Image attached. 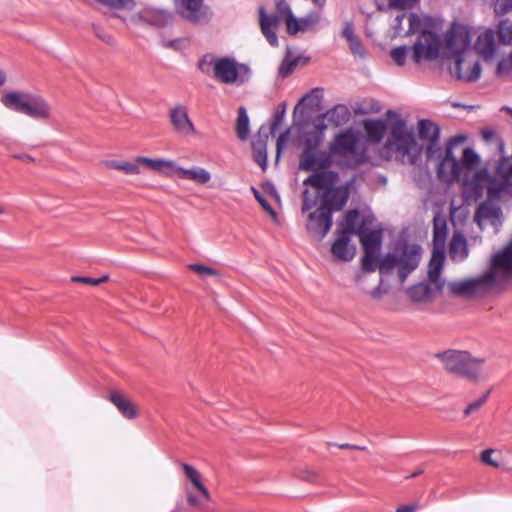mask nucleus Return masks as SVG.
<instances>
[{"mask_svg":"<svg viewBox=\"0 0 512 512\" xmlns=\"http://www.w3.org/2000/svg\"><path fill=\"white\" fill-rule=\"evenodd\" d=\"M109 400L123 413L124 416L128 415V401L122 394L117 391H111Z\"/></svg>","mask_w":512,"mask_h":512,"instance_id":"43","label":"nucleus"},{"mask_svg":"<svg viewBox=\"0 0 512 512\" xmlns=\"http://www.w3.org/2000/svg\"><path fill=\"white\" fill-rule=\"evenodd\" d=\"M496 14H505L512 9V0H493Z\"/></svg>","mask_w":512,"mask_h":512,"instance_id":"52","label":"nucleus"},{"mask_svg":"<svg viewBox=\"0 0 512 512\" xmlns=\"http://www.w3.org/2000/svg\"><path fill=\"white\" fill-rule=\"evenodd\" d=\"M474 50L485 61L494 56L496 52V41L494 32L491 29H486L479 33L474 44Z\"/></svg>","mask_w":512,"mask_h":512,"instance_id":"24","label":"nucleus"},{"mask_svg":"<svg viewBox=\"0 0 512 512\" xmlns=\"http://www.w3.org/2000/svg\"><path fill=\"white\" fill-rule=\"evenodd\" d=\"M485 274L494 288L512 280V239L500 250L491 255Z\"/></svg>","mask_w":512,"mask_h":512,"instance_id":"11","label":"nucleus"},{"mask_svg":"<svg viewBox=\"0 0 512 512\" xmlns=\"http://www.w3.org/2000/svg\"><path fill=\"white\" fill-rule=\"evenodd\" d=\"M141 412L137 405L130 402V419L140 416Z\"/></svg>","mask_w":512,"mask_h":512,"instance_id":"62","label":"nucleus"},{"mask_svg":"<svg viewBox=\"0 0 512 512\" xmlns=\"http://www.w3.org/2000/svg\"><path fill=\"white\" fill-rule=\"evenodd\" d=\"M236 133L241 140H245L249 134V118L244 107L238 110Z\"/></svg>","mask_w":512,"mask_h":512,"instance_id":"37","label":"nucleus"},{"mask_svg":"<svg viewBox=\"0 0 512 512\" xmlns=\"http://www.w3.org/2000/svg\"><path fill=\"white\" fill-rule=\"evenodd\" d=\"M421 259V247L414 244H404L397 247L392 253L385 255L379 262L378 270L381 274H391L394 269L401 283L414 271Z\"/></svg>","mask_w":512,"mask_h":512,"instance_id":"9","label":"nucleus"},{"mask_svg":"<svg viewBox=\"0 0 512 512\" xmlns=\"http://www.w3.org/2000/svg\"><path fill=\"white\" fill-rule=\"evenodd\" d=\"M447 237L446 220L440 216L433 219V244L434 249L443 250Z\"/></svg>","mask_w":512,"mask_h":512,"instance_id":"33","label":"nucleus"},{"mask_svg":"<svg viewBox=\"0 0 512 512\" xmlns=\"http://www.w3.org/2000/svg\"><path fill=\"white\" fill-rule=\"evenodd\" d=\"M0 101L7 109L37 121H48L53 115L51 104L40 94L26 91H6L2 94Z\"/></svg>","mask_w":512,"mask_h":512,"instance_id":"6","label":"nucleus"},{"mask_svg":"<svg viewBox=\"0 0 512 512\" xmlns=\"http://www.w3.org/2000/svg\"><path fill=\"white\" fill-rule=\"evenodd\" d=\"M387 158H395L402 163L415 164L420 155L418 146L412 132L408 131L404 121L399 120L391 127L390 135L384 145Z\"/></svg>","mask_w":512,"mask_h":512,"instance_id":"7","label":"nucleus"},{"mask_svg":"<svg viewBox=\"0 0 512 512\" xmlns=\"http://www.w3.org/2000/svg\"><path fill=\"white\" fill-rule=\"evenodd\" d=\"M421 504L419 502H413L407 505L399 506L395 512H416L421 508Z\"/></svg>","mask_w":512,"mask_h":512,"instance_id":"57","label":"nucleus"},{"mask_svg":"<svg viewBox=\"0 0 512 512\" xmlns=\"http://www.w3.org/2000/svg\"><path fill=\"white\" fill-rule=\"evenodd\" d=\"M498 37L502 44L512 45V20L505 19L499 23Z\"/></svg>","mask_w":512,"mask_h":512,"instance_id":"39","label":"nucleus"},{"mask_svg":"<svg viewBox=\"0 0 512 512\" xmlns=\"http://www.w3.org/2000/svg\"><path fill=\"white\" fill-rule=\"evenodd\" d=\"M311 1H312V3H313L315 6H317V7H319V8H323V7H324V5H325V3H326V0H311Z\"/></svg>","mask_w":512,"mask_h":512,"instance_id":"63","label":"nucleus"},{"mask_svg":"<svg viewBox=\"0 0 512 512\" xmlns=\"http://www.w3.org/2000/svg\"><path fill=\"white\" fill-rule=\"evenodd\" d=\"M320 21V16L317 13H310L306 17L300 18V31H306L313 28Z\"/></svg>","mask_w":512,"mask_h":512,"instance_id":"48","label":"nucleus"},{"mask_svg":"<svg viewBox=\"0 0 512 512\" xmlns=\"http://www.w3.org/2000/svg\"><path fill=\"white\" fill-rule=\"evenodd\" d=\"M418 133L421 139H425L434 143L439 137L438 126L430 120H420L418 123Z\"/></svg>","mask_w":512,"mask_h":512,"instance_id":"35","label":"nucleus"},{"mask_svg":"<svg viewBox=\"0 0 512 512\" xmlns=\"http://www.w3.org/2000/svg\"><path fill=\"white\" fill-rule=\"evenodd\" d=\"M182 469L184 471L185 476L190 480L193 486L199 492V495H194L191 492L187 493V502L189 505L194 507L202 508L206 503L211 500L210 493L208 489L202 483L201 474L191 465L182 464Z\"/></svg>","mask_w":512,"mask_h":512,"instance_id":"16","label":"nucleus"},{"mask_svg":"<svg viewBox=\"0 0 512 512\" xmlns=\"http://www.w3.org/2000/svg\"><path fill=\"white\" fill-rule=\"evenodd\" d=\"M442 292L443 291H438L436 286L429 281L412 285L407 289L409 299L416 304H430L435 300L436 296Z\"/></svg>","mask_w":512,"mask_h":512,"instance_id":"20","label":"nucleus"},{"mask_svg":"<svg viewBox=\"0 0 512 512\" xmlns=\"http://www.w3.org/2000/svg\"><path fill=\"white\" fill-rule=\"evenodd\" d=\"M417 0H389V6L398 9H407L413 6Z\"/></svg>","mask_w":512,"mask_h":512,"instance_id":"54","label":"nucleus"},{"mask_svg":"<svg viewBox=\"0 0 512 512\" xmlns=\"http://www.w3.org/2000/svg\"><path fill=\"white\" fill-rule=\"evenodd\" d=\"M464 140V136H456L447 144L445 156L437 169V175L441 181L446 183L461 182L463 185L462 166L460 162L457 161V159L453 156L452 148L454 145L461 143Z\"/></svg>","mask_w":512,"mask_h":512,"instance_id":"14","label":"nucleus"},{"mask_svg":"<svg viewBox=\"0 0 512 512\" xmlns=\"http://www.w3.org/2000/svg\"><path fill=\"white\" fill-rule=\"evenodd\" d=\"M251 191L253 192L256 200L259 202L261 207L267 213H269L273 218H275L276 213H275L274 209L272 208V206L268 203V201L260 194V192L255 187H251Z\"/></svg>","mask_w":512,"mask_h":512,"instance_id":"51","label":"nucleus"},{"mask_svg":"<svg viewBox=\"0 0 512 512\" xmlns=\"http://www.w3.org/2000/svg\"><path fill=\"white\" fill-rule=\"evenodd\" d=\"M370 224L371 221L368 218H361L356 235H358L364 251L378 253L381 246L382 234L379 230H370Z\"/></svg>","mask_w":512,"mask_h":512,"instance_id":"19","label":"nucleus"},{"mask_svg":"<svg viewBox=\"0 0 512 512\" xmlns=\"http://www.w3.org/2000/svg\"><path fill=\"white\" fill-rule=\"evenodd\" d=\"M188 268L200 276H218L219 272L206 265L202 264H190Z\"/></svg>","mask_w":512,"mask_h":512,"instance_id":"49","label":"nucleus"},{"mask_svg":"<svg viewBox=\"0 0 512 512\" xmlns=\"http://www.w3.org/2000/svg\"><path fill=\"white\" fill-rule=\"evenodd\" d=\"M469 254L465 237L461 233H454L449 246V256L454 262L464 261Z\"/></svg>","mask_w":512,"mask_h":512,"instance_id":"27","label":"nucleus"},{"mask_svg":"<svg viewBox=\"0 0 512 512\" xmlns=\"http://www.w3.org/2000/svg\"><path fill=\"white\" fill-rule=\"evenodd\" d=\"M92 31L95 36L108 45H115L116 41L111 34L97 24H92Z\"/></svg>","mask_w":512,"mask_h":512,"instance_id":"47","label":"nucleus"},{"mask_svg":"<svg viewBox=\"0 0 512 512\" xmlns=\"http://www.w3.org/2000/svg\"><path fill=\"white\" fill-rule=\"evenodd\" d=\"M219 58L215 57L213 54H205L198 63V68L204 73V74H211V72L214 73L215 66Z\"/></svg>","mask_w":512,"mask_h":512,"instance_id":"41","label":"nucleus"},{"mask_svg":"<svg viewBox=\"0 0 512 512\" xmlns=\"http://www.w3.org/2000/svg\"><path fill=\"white\" fill-rule=\"evenodd\" d=\"M445 289L450 296L473 299L486 296L495 288L484 272L477 277L449 281Z\"/></svg>","mask_w":512,"mask_h":512,"instance_id":"12","label":"nucleus"},{"mask_svg":"<svg viewBox=\"0 0 512 512\" xmlns=\"http://www.w3.org/2000/svg\"><path fill=\"white\" fill-rule=\"evenodd\" d=\"M325 126L306 132L303 135V150L299 157V169L312 171L314 169H325L330 165L329 156L319 150L324 140Z\"/></svg>","mask_w":512,"mask_h":512,"instance_id":"10","label":"nucleus"},{"mask_svg":"<svg viewBox=\"0 0 512 512\" xmlns=\"http://www.w3.org/2000/svg\"><path fill=\"white\" fill-rule=\"evenodd\" d=\"M301 478L309 482H314L317 479V473L312 470H306L302 473Z\"/></svg>","mask_w":512,"mask_h":512,"instance_id":"61","label":"nucleus"},{"mask_svg":"<svg viewBox=\"0 0 512 512\" xmlns=\"http://www.w3.org/2000/svg\"><path fill=\"white\" fill-rule=\"evenodd\" d=\"M99 166L110 169V170H119L123 171L124 173H128V161L126 160H118L114 158H104L100 160Z\"/></svg>","mask_w":512,"mask_h":512,"instance_id":"40","label":"nucleus"},{"mask_svg":"<svg viewBox=\"0 0 512 512\" xmlns=\"http://www.w3.org/2000/svg\"><path fill=\"white\" fill-rule=\"evenodd\" d=\"M351 117L349 108L344 104L335 105L324 114L329 123L338 127L346 124Z\"/></svg>","mask_w":512,"mask_h":512,"instance_id":"31","label":"nucleus"},{"mask_svg":"<svg viewBox=\"0 0 512 512\" xmlns=\"http://www.w3.org/2000/svg\"><path fill=\"white\" fill-rule=\"evenodd\" d=\"M364 130L369 141L379 143L386 132V124L381 119H369L364 121Z\"/></svg>","mask_w":512,"mask_h":512,"instance_id":"32","label":"nucleus"},{"mask_svg":"<svg viewBox=\"0 0 512 512\" xmlns=\"http://www.w3.org/2000/svg\"><path fill=\"white\" fill-rule=\"evenodd\" d=\"M214 77L225 84H232L237 81V63L230 58H219L214 71Z\"/></svg>","mask_w":512,"mask_h":512,"instance_id":"23","label":"nucleus"},{"mask_svg":"<svg viewBox=\"0 0 512 512\" xmlns=\"http://www.w3.org/2000/svg\"><path fill=\"white\" fill-rule=\"evenodd\" d=\"M253 148L256 151L255 161L259 164L263 169L266 167L267 163V155L265 145L262 143H254Z\"/></svg>","mask_w":512,"mask_h":512,"instance_id":"50","label":"nucleus"},{"mask_svg":"<svg viewBox=\"0 0 512 512\" xmlns=\"http://www.w3.org/2000/svg\"><path fill=\"white\" fill-rule=\"evenodd\" d=\"M495 75L505 81L512 80V52L497 64Z\"/></svg>","mask_w":512,"mask_h":512,"instance_id":"36","label":"nucleus"},{"mask_svg":"<svg viewBox=\"0 0 512 512\" xmlns=\"http://www.w3.org/2000/svg\"><path fill=\"white\" fill-rule=\"evenodd\" d=\"M378 260V253L364 251L362 257V269L366 272H374L376 269V262Z\"/></svg>","mask_w":512,"mask_h":512,"instance_id":"44","label":"nucleus"},{"mask_svg":"<svg viewBox=\"0 0 512 512\" xmlns=\"http://www.w3.org/2000/svg\"><path fill=\"white\" fill-rule=\"evenodd\" d=\"M289 131H285L284 133H281L277 139V155L280 154L281 149L283 148L285 142L288 139Z\"/></svg>","mask_w":512,"mask_h":512,"instance_id":"59","label":"nucleus"},{"mask_svg":"<svg viewBox=\"0 0 512 512\" xmlns=\"http://www.w3.org/2000/svg\"><path fill=\"white\" fill-rule=\"evenodd\" d=\"M350 236L342 235L338 233L337 239L334 241L331 247L332 255L341 261H350L355 255L354 246L349 245Z\"/></svg>","mask_w":512,"mask_h":512,"instance_id":"26","label":"nucleus"},{"mask_svg":"<svg viewBox=\"0 0 512 512\" xmlns=\"http://www.w3.org/2000/svg\"><path fill=\"white\" fill-rule=\"evenodd\" d=\"M7 80L6 73L0 70V86L4 85Z\"/></svg>","mask_w":512,"mask_h":512,"instance_id":"64","label":"nucleus"},{"mask_svg":"<svg viewBox=\"0 0 512 512\" xmlns=\"http://www.w3.org/2000/svg\"><path fill=\"white\" fill-rule=\"evenodd\" d=\"M328 199L324 202H318V208L310 212L307 217L306 228L312 236L323 239L330 231L333 221L332 214L340 211L342 208H335L336 204L328 203Z\"/></svg>","mask_w":512,"mask_h":512,"instance_id":"13","label":"nucleus"},{"mask_svg":"<svg viewBox=\"0 0 512 512\" xmlns=\"http://www.w3.org/2000/svg\"><path fill=\"white\" fill-rule=\"evenodd\" d=\"M176 12L185 20L194 23H204L211 19V11L203 0H175Z\"/></svg>","mask_w":512,"mask_h":512,"instance_id":"15","label":"nucleus"},{"mask_svg":"<svg viewBox=\"0 0 512 512\" xmlns=\"http://www.w3.org/2000/svg\"><path fill=\"white\" fill-rule=\"evenodd\" d=\"M348 43L353 55L359 56L360 58H364L365 50L358 38H355L349 41Z\"/></svg>","mask_w":512,"mask_h":512,"instance_id":"53","label":"nucleus"},{"mask_svg":"<svg viewBox=\"0 0 512 512\" xmlns=\"http://www.w3.org/2000/svg\"><path fill=\"white\" fill-rule=\"evenodd\" d=\"M357 138L350 130L339 133L330 144V152L334 155L345 156L356 150Z\"/></svg>","mask_w":512,"mask_h":512,"instance_id":"22","label":"nucleus"},{"mask_svg":"<svg viewBox=\"0 0 512 512\" xmlns=\"http://www.w3.org/2000/svg\"><path fill=\"white\" fill-rule=\"evenodd\" d=\"M480 162L479 156L472 148H465L462 153L461 166L463 172V186L475 196L483 193L484 187L490 197L507 193L512 196V157L502 158L494 176H490L486 169L474 171Z\"/></svg>","mask_w":512,"mask_h":512,"instance_id":"1","label":"nucleus"},{"mask_svg":"<svg viewBox=\"0 0 512 512\" xmlns=\"http://www.w3.org/2000/svg\"><path fill=\"white\" fill-rule=\"evenodd\" d=\"M99 10L109 17L120 18L125 21V17L119 14L125 10L128 0H93Z\"/></svg>","mask_w":512,"mask_h":512,"instance_id":"30","label":"nucleus"},{"mask_svg":"<svg viewBox=\"0 0 512 512\" xmlns=\"http://www.w3.org/2000/svg\"><path fill=\"white\" fill-rule=\"evenodd\" d=\"M143 165L150 170L164 173L166 169L175 168V163L164 159H151L147 157H138L133 163H130V174L140 173V166Z\"/></svg>","mask_w":512,"mask_h":512,"instance_id":"25","label":"nucleus"},{"mask_svg":"<svg viewBox=\"0 0 512 512\" xmlns=\"http://www.w3.org/2000/svg\"><path fill=\"white\" fill-rule=\"evenodd\" d=\"M408 33L420 32L412 48L399 46L391 50L390 57L398 65L403 66L410 51H412V60L420 63L421 60L431 61L438 57L441 41L438 34L431 28H422V20L416 14H410L408 17Z\"/></svg>","mask_w":512,"mask_h":512,"instance_id":"4","label":"nucleus"},{"mask_svg":"<svg viewBox=\"0 0 512 512\" xmlns=\"http://www.w3.org/2000/svg\"><path fill=\"white\" fill-rule=\"evenodd\" d=\"M140 18L151 25L165 26L172 21V14L162 9L146 8L141 12Z\"/></svg>","mask_w":512,"mask_h":512,"instance_id":"29","label":"nucleus"},{"mask_svg":"<svg viewBox=\"0 0 512 512\" xmlns=\"http://www.w3.org/2000/svg\"><path fill=\"white\" fill-rule=\"evenodd\" d=\"M501 452L494 449L483 450L480 454L481 461L491 467L500 468L502 467Z\"/></svg>","mask_w":512,"mask_h":512,"instance_id":"38","label":"nucleus"},{"mask_svg":"<svg viewBox=\"0 0 512 512\" xmlns=\"http://www.w3.org/2000/svg\"><path fill=\"white\" fill-rule=\"evenodd\" d=\"M360 218V213L358 210H349L344 214L343 221L340 223L339 234L351 236L352 234H356L357 228L360 225L358 224V220Z\"/></svg>","mask_w":512,"mask_h":512,"instance_id":"34","label":"nucleus"},{"mask_svg":"<svg viewBox=\"0 0 512 512\" xmlns=\"http://www.w3.org/2000/svg\"><path fill=\"white\" fill-rule=\"evenodd\" d=\"M283 118H284V110L282 111H278L275 113L274 117H273V121L271 123V134H275V131L276 129L278 128V126L282 123L283 121Z\"/></svg>","mask_w":512,"mask_h":512,"instance_id":"55","label":"nucleus"},{"mask_svg":"<svg viewBox=\"0 0 512 512\" xmlns=\"http://www.w3.org/2000/svg\"><path fill=\"white\" fill-rule=\"evenodd\" d=\"M445 261L444 250L433 249L431 259L428 264V281L436 286L438 291H444L446 282L441 279Z\"/></svg>","mask_w":512,"mask_h":512,"instance_id":"21","label":"nucleus"},{"mask_svg":"<svg viewBox=\"0 0 512 512\" xmlns=\"http://www.w3.org/2000/svg\"><path fill=\"white\" fill-rule=\"evenodd\" d=\"M71 281L75 282V283H82V284L91 285V286H98L102 283L107 282L108 276L105 275L100 278H93V277H86V276H73L71 278Z\"/></svg>","mask_w":512,"mask_h":512,"instance_id":"46","label":"nucleus"},{"mask_svg":"<svg viewBox=\"0 0 512 512\" xmlns=\"http://www.w3.org/2000/svg\"><path fill=\"white\" fill-rule=\"evenodd\" d=\"M500 193L498 197L501 195ZM508 195L507 193H505ZM489 199L479 205L475 212L474 220L482 228L483 224L488 223L495 228L496 231L502 225L503 214L501 207L491 200L492 197L488 195ZM494 198H497L495 196Z\"/></svg>","mask_w":512,"mask_h":512,"instance_id":"17","label":"nucleus"},{"mask_svg":"<svg viewBox=\"0 0 512 512\" xmlns=\"http://www.w3.org/2000/svg\"><path fill=\"white\" fill-rule=\"evenodd\" d=\"M186 44H187V41L182 38H178V39H175L172 41H163V46H165L166 48H172L175 50L180 49L183 45H186Z\"/></svg>","mask_w":512,"mask_h":512,"instance_id":"56","label":"nucleus"},{"mask_svg":"<svg viewBox=\"0 0 512 512\" xmlns=\"http://www.w3.org/2000/svg\"><path fill=\"white\" fill-rule=\"evenodd\" d=\"M298 62V58L286 57L279 67V75L282 76L283 78L288 77L294 71V69L298 65Z\"/></svg>","mask_w":512,"mask_h":512,"instance_id":"45","label":"nucleus"},{"mask_svg":"<svg viewBox=\"0 0 512 512\" xmlns=\"http://www.w3.org/2000/svg\"><path fill=\"white\" fill-rule=\"evenodd\" d=\"M470 33L466 26L453 24L445 37L447 56L455 60L451 74L464 82H475L481 75V66L470 47Z\"/></svg>","mask_w":512,"mask_h":512,"instance_id":"2","label":"nucleus"},{"mask_svg":"<svg viewBox=\"0 0 512 512\" xmlns=\"http://www.w3.org/2000/svg\"><path fill=\"white\" fill-rule=\"evenodd\" d=\"M12 157L14 159L20 160V161H22L24 163H33V162H35V158L34 157H32L29 154H25V153H23V154H13Z\"/></svg>","mask_w":512,"mask_h":512,"instance_id":"60","label":"nucleus"},{"mask_svg":"<svg viewBox=\"0 0 512 512\" xmlns=\"http://www.w3.org/2000/svg\"><path fill=\"white\" fill-rule=\"evenodd\" d=\"M443 370L453 376L477 383L485 378V359L467 350L448 349L435 355Z\"/></svg>","mask_w":512,"mask_h":512,"instance_id":"5","label":"nucleus"},{"mask_svg":"<svg viewBox=\"0 0 512 512\" xmlns=\"http://www.w3.org/2000/svg\"><path fill=\"white\" fill-rule=\"evenodd\" d=\"M170 123L173 130L182 136H190L196 133L195 126L188 115V108L182 104H176L169 111Z\"/></svg>","mask_w":512,"mask_h":512,"instance_id":"18","label":"nucleus"},{"mask_svg":"<svg viewBox=\"0 0 512 512\" xmlns=\"http://www.w3.org/2000/svg\"><path fill=\"white\" fill-rule=\"evenodd\" d=\"M489 395L490 390L486 391L481 397H479L475 401L469 403L463 411L464 416L468 417L471 414L479 411L480 408L487 402Z\"/></svg>","mask_w":512,"mask_h":512,"instance_id":"42","label":"nucleus"},{"mask_svg":"<svg viewBox=\"0 0 512 512\" xmlns=\"http://www.w3.org/2000/svg\"><path fill=\"white\" fill-rule=\"evenodd\" d=\"M258 14L261 32L268 43L273 47L278 46V38L275 29L281 22H285L289 35H295L301 30V28H299V19L293 15L290 5L285 0H277L274 14H267L263 6L259 7Z\"/></svg>","mask_w":512,"mask_h":512,"instance_id":"8","label":"nucleus"},{"mask_svg":"<svg viewBox=\"0 0 512 512\" xmlns=\"http://www.w3.org/2000/svg\"><path fill=\"white\" fill-rule=\"evenodd\" d=\"M173 172L176 173L181 179L191 180L197 184H206L210 181V173L201 167H194L191 169H184L182 167L173 168Z\"/></svg>","mask_w":512,"mask_h":512,"instance_id":"28","label":"nucleus"},{"mask_svg":"<svg viewBox=\"0 0 512 512\" xmlns=\"http://www.w3.org/2000/svg\"><path fill=\"white\" fill-rule=\"evenodd\" d=\"M339 177L331 170H324L311 174L303 181V185L310 186L321 193L311 194L308 189L302 193V212H307L316 207L318 202L337 204L335 208H343L349 199V189L347 186H336Z\"/></svg>","mask_w":512,"mask_h":512,"instance_id":"3","label":"nucleus"},{"mask_svg":"<svg viewBox=\"0 0 512 512\" xmlns=\"http://www.w3.org/2000/svg\"><path fill=\"white\" fill-rule=\"evenodd\" d=\"M342 34H343V37L347 40V42L357 38L354 34L353 25L350 22L345 23Z\"/></svg>","mask_w":512,"mask_h":512,"instance_id":"58","label":"nucleus"}]
</instances>
